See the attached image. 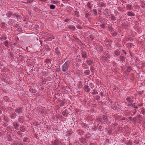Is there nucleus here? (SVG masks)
<instances>
[{"label":"nucleus","instance_id":"obj_45","mask_svg":"<svg viewBox=\"0 0 145 145\" xmlns=\"http://www.w3.org/2000/svg\"><path fill=\"white\" fill-rule=\"evenodd\" d=\"M89 37L92 40H93L94 38V36L92 35H90Z\"/></svg>","mask_w":145,"mask_h":145},{"label":"nucleus","instance_id":"obj_49","mask_svg":"<svg viewBox=\"0 0 145 145\" xmlns=\"http://www.w3.org/2000/svg\"><path fill=\"white\" fill-rule=\"evenodd\" d=\"M42 74L46 76L47 75L48 73H46L45 71H44L42 72Z\"/></svg>","mask_w":145,"mask_h":145},{"label":"nucleus","instance_id":"obj_41","mask_svg":"<svg viewBox=\"0 0 145 145\" xmlns=\"http://www.w3.org/2000/svg\"><path fill=\"white\" fill-rule=\"evenodd\" d=\"M99 50L101 52H102L103 50V48L101 46H99Z\"/></svg>","mask_w":145,"mask_h":145},{"label":"nucleus","instance_id":"obj_4","mask_svg":"<svg viewBox=\"0 0 145 145\" xmlns=\"http://www.w3.org/2000/svg\"><path fill=\"white\" fill-rule=\"evenodd\" d=\"M81 55L83 58L85 59L86 57L87 52L85 48H81Z\"/></svg>","mask_w":145,"mask_h":145},{"label":"nucleus","instance_id":"obj_42","mask_svg":"<svg viewBox=\"0 0 145 145\" xmlns=\"http://www.w3.org/2000/svg\"><path fill=\"white\" fill-rule=\"evenodd\" d=\"M106 13H105V14L107 16H110V12H109V10L106 11Z\"/></svg>","mask_w":145,"mask_h":145},{"label":"nucleus","instance_id":"obj_7","mask_svg":"<svg viewBox=\"0 0 145 145\" xmlns=\"http://www.w3.org/2000/svg\"><path fill=\"white\" fill-rule=\"evenodd\" d=\"M135 105V103H133V104L131 103L130 104H128V105L129 106H131L133 108H134L135 109H138V107L137 106H136Z\"/></svg>","mask_w":145,"mask_h":145},{"label":"nucleus","instance_id":"obj_39","mask_svg":"<svg viewBox=\"0 0 145 145\" xmlns=\"http://www.w3.org/2000/svg\"><path fill=\"white\" fill-rule=\"evenodd\" d=\"M29 90L31 92H33V93H35L37 92L36 90L35 89H32L30 88Z\"/></svg>","mask_w":145,"mask_h":145},{"label":"nucleus","instance_id":"obj_64","mask_svg":"<svg viewBox=\"0 0 145 145\" xmlns=\"http://www.w3.org/2000/svg\"><path fill=\"white\" fill-rule=\"evenodd\" d=\"M122 52H123V53H124V54H127V53L125 51V50H122Z\"/></svg>","mask_w":145,"mask_h":145},{"label":"nucleus","instance_id":"obj_48","mask_svg":"<svg viewBox=\"0 0 145 145\" xmlns=\"http://www.w3.org/2000/svg\"><path fill=\"white\" fill-rule=\"evenodd\" d=\"M112 108L114 110H115L116 108V106L115 105H113L112 106Z\"/></svg>","mask_w":145,"mask_h":145},{"label":"nucleus","instance_id":"obj_2","mask_svg":"<svg viewBox=\"0 0 145 145\" xmlns=\"http://www.w3.org/2000/svg\"><path fill=\"white\" fill-rule=\"evenodd\" d=\"M23 109L21 107H18L16 108L15 110V112L17 114L19 115V116H20V115L23 113Z\"/></svg>","mask_w":145,"mask_h":145},{"label":"nucleus","instance_id":"obj_44","mask_svg":"<svg viewBox=\"0 0 145 145\" xmlns=\"http://www.w3.org/2000/svg\"><path fill=\"white\" fill-rule=\"evenodd\" d=\"M76 26V27L79 29H81L82 28V27L80 24H77Z\"/></svg>","mask_w":145,"mask_h":145},{"label":"nucleus","instance_id":"obj_32","mask_svg":"<svg viewBox=\"0 0 145 145\" xmlns=\"http://www.w3.org/2000/svg\"><path fill=\"white\" fill-rule=\"evenodd\" d=\"M93 12L94 14H95L96 15H97V10L95 9H94L93 10Z\"/></svg>","mask_w":145,"mask_h":145},{"label":"nucleus","instance_id":"obj_40","mask_svg":"<svg viewBox=\"0 0 145 145\" xmlns=\"http://www.w3.org/2000/svg\"><path fill=\"white\" fill-rule=\"evenodd\" d=\"M131 69V67L130 66H129L127 69V71L128 72H129Z\"/></svg>","mask_w":145,"mask_h":145},{"label":"nucleus","instance_id":"obj_27","mask_svg":"<svg viewBox=\"0 0 145 145\" xmlns=\"http://www.w3.org/2000/svg\"><path fill=\"white\" fill-rule=\"evenodd\" d=\"M120 52L119 51L115 50L114 51V54L117 56L120 55Z\"/></svg>","mask_w":145,"mask_h":145},{"label":"nucleus","instance_id":"obj_46","mask_svg":"<svg viewBox=\"0 0 145 145\" xmlns=\"http://www.w3.org/2000/svg\"><path fill=\"white\" fill-rule=\"evenodd\" d=\"M107 41L108 43L110 45L112 43V41L109 39L107 40Z\"/></svg>","mask_w":145,"mask_h":145},{"label":"nucleus","instance_id":"obj_29","mask_svg":"<svg viewBox=\"0 0 145 145\" xmlns=\"http://www.w3.org/2000/svg\"><path fill=\"white\" fill-rule=\"evenodd\" d=\"M111 34L113 36H115L116 35L117 33L115 32V31H113L112 32H111Z\"/></svg>","mask_w":145,"mask_h":145},{"label":"nucleus","instance_id":"obj_17","mask_svg":"<svg viewBox=\"0 0 145 145\" xmlns=\"http://www.w3.org/2000/svg\"><path fill=\"white\" fill-rule=\"evenodd\" d=\"M127 15L128 16H135V14L134 13L131 12H127Z\"/></svg>","mask_w":145,"mask_h":145},{"label":"nucleus","instance_id":"obj_6","mask_svg":"<svg viewBox=\"0 0 145 145\" xmlns=\"http://www.w3.org/2000/svg\"><path fill=\"white\" fill-rule=\"evenodd\" d=\"M7 39V37L5 33H3L2 34L0 37V40L2 41L5 40Z\"/></svg>","mask_w":145,"mask_h":145},{"label":"nucleus","instance_id":"obj_23","mask_svg":"<svg viewBox=\"0 0 145 145\" xmlns=\"http://www.w3.org/2000/svg\"><path fill=\"white\" fill-rule=\"evenodd\" d=\"M3 44L5 45V46L8 47L9 46L8 41L7 40H6L5 41L3 42Z\"/></svg>","mask_w":145,"mask_h":145},{"label":"nucleus","instance_id":"obj_57","mask_svg":"<svg viewBox=\"0 0 145 145\" xmlns=\"http://www.w3.org/2000/svg\"><path fill=\"white\" fill-rule=\"evenodd\" d=\"M145 6V4L144 3H143L141 5V6L142 7V8H144V6Z\"/></svg>","mask_w":145,"mask_h":145},{"label":"nucleus","instance_id":"obj_9","mask_svg":"<svg viewBox=\"0 0 145 145\" xmlns=\"http://www.w3.org/2000/svg\"><path fill=\"white\" fill-rule=\"evenodd\" d=\"M17 116V114L15 112L12 113L10 115V118L11 119H14Z\"/></svg>","mask_w":145,"mask_h":145},{"label":"nucleus","instance_id":"obj_47","mask_svg":"<svg viewBox=\"0 0 145 145\" xmlns=\"http://www.w3.org/2000/svg\"><path fill=\"white\" fill-rule=\"evenodd\" d=\"M22 29L21 28H18L17 30V31L19 33L22 32Z\"/></svg>","mask_w":145,"mask_h":145},{"label":"nucleus","instance_id":"obj_63","mask_svg":"<svg viewBox=\"0 0 145 145\" xmlns=\"http://www.w3.org/2000/svg\"><path fill=\"white\" fill-rule=\"evenodd\" d=\"M69 20H70V19H66L65 20V22H68V21H69Z\"/></svg>","mask_w":145,"mask_h":145},{"label":"nucleus","instance_id":"obj_15","mask_svg":"<svg viewBox=\"0 0 145 145\" xmlns=\"http://www.w3.org/2000/svg\"><path fill=\"white\" fill-rule=\"evenodd\" d=\"M13 13L10 11L8 12L6 14V15L8 17H10L12 15H13Z\"/></svg>","mask_w":145,"mask_h":145},{"label":"nucleus","instance_id":"obj_21","mask_svg":"<svg viewBox=\"0 0 145 145\" xmlns=\"http://www.w3.org/2000/svg\"><path fill=\"white\" fill-rule=\"evenodd\" d=\"M86 62L89 65H90L91 64L93 63V61L92 60L90 59L87 61Z\"/></svg>","mask_w":145,"mask_h":145},{"label":"nucleus","instance_id":"obj_14","mask_svg":"<svg viewBox=\"0 0 145 145\" xmlns=\"http://www.w3.org/2000/svg\"><path fill=\"white\" fill-rule=\"evenodd\" d=\"M126 100L129 103H132L133 102L134 100H131L130 97H128L126 98Z\"/></svg>","mask_w":145,"mask_h":145},{"label":"nucleus","instance_id":"obj_18","mask_svg":"<svg viewBox=\"0 0 145 145\" xmlns=\"http://www.w3.org/2000/svg\"><path fill=\"white\" fill-rule=\"evenodd\" d=\"M126 46L128 48H130L132 46H133V43H128L127 44Z\"/></svg>","mask_w":145,"mask_h":145},{"label":"nucleus","instance_id":"obj_61","mask_svg":"<svg viewBox=\"0 0 145 145\" xmlns=\"http://www.w3.org/2000/svg\"><path fill=\"white\" fill-rule=\"evenodd\" d=\"M128 40H130L131 42H132L133 40V39L131 37L129 38Z\"/></svg>","mask_w":145,"mask_h":145},{"label":"nucleus","instance_id":"obj_38","mask_svg":"<svg viewBox=\"0 0 145 145\" xmlns=\"http://www.w3.org/2000/svg\"><path fill=\"white\" fill-rule=\"evenodd\" d=\"M75 15L77 17H79V12L78 11H75Z\"/></svg>","mask_w":145,"mask_h":145},{"label":"nucleus","instance_id":"obj_25","mask_svg":"<svg viewBox=\"0 0 145 145\" xmlns=\"http://www.w3.org/2000/svg\"><path fill=\"white\" fill-rule=\"evenodd\" d=\"M121 26L123 28L126 29L127 28V25L126 24H122L121 25Z\"/></svg>","mask_w":145,"mask_h":145},{"label":"nucleus","instance_id":"obj_62","mask_svg":"<svg viewBox=\"0 0 145 145\" xmlns=\"http://www.w3.org/2000/svg\"><path fill=\"white\" fill-rule=\"evenodd\" d=\"M58 60L61 63H62L63 62V60L61 59H59Z\"/></svg>","mask_w":145,"mask_h":145},{"label":"nucleus","instance_id":"obj_33","mask_svg":"<svg viewBox=\"0 0 145 145\" xmlns=\"http://www.w3.org/2000/svg\"><path fill=\"white\" fill-rule=\"evenodd\" d=\"M39 28V26L37 25H35L34 27V29L37 30H38Z\"/></svg>","mask_w":145,"mask_h":145},{"label":"nucleus","instance_id":"obj_10","mask_svg":"<svg viewBox=\"0 0 145 145\" xmlns=\"http://www.w3.org/2000/svg\"><path fill=\"white\" fill-rule=\"evenodd\" d=\"M126 7L127 10H131L132 9H133L132 6L129 4L126 5Z\"/></svg>","mask_w":145,"mask_h":145},{"label":"nucleus","instance_id":"obj_12","mask_svg":"<svg viewBox=\"0 0 145 145\" xmlns=\"http://www.w3.org/2000/svg\"><path fill=\"white\" fill-rule=\"evenodd\" d=\"M52 60L50 59H46L44 61V62L46 63L48 65L51 63Z\"/></svg>","mask_w":145,"mask_h":145},{"label":"nucleus","instance_id":"obj_30","mask_svg":"<svg viewBox=\"0 0 145 145\" xmlns=\"http://www.w3.org/2000/svg\"><path fill=\"white\" fill-rule=\"evenodd\" d=\"M110 18L111 20H112L115 21L116 20L115 16L113 15L111 16Z\"/></svg>","mask_w":145,"mask_h":145},{"label":"nucleus","instance_id":"obj_5","mask_svg":"<svg viewBox=\"0 0 145 145\" xmlns=\"http://www.w3.org/2000/svg\"><path fill=\"white\" fill-rule=\"evenodd\" d=\"M55 52L58 57H60L61 56L60 51L58 47H57L55 49Z\"/></svg>","mask_w":145,"mask_h":145},{"label":"nucleus","instance_id":"obj_35","mask_svg":"<svg viewBox=\"0 0 145 145\" xmlns=\"http://www.w3.org/2000/svg\"><path fill=\"white\" fill-rule=\"evenodd\" d=\"M90 69L91 70V71L92 73H94V70L95 69L93 67H90Z\"/></svg>","mask_w":145,"mask_h":145},{"label":"nucleus","instance_id":"obj_22","mask_svg":"<svg viewBox=\"0 0 145 145\" xmlns=\"http://www.w3.org/2000/svg\"><path fill=\"white\" fill-rule=\"evenodd\" d=\"M18 121L20 123H23L24 122V119L23 118L19 117L18 119Z\"/></svg>","mask_w":145,"mask_h":145},{"label":"nucleus","instance_id":"obj_11","mask_svg":"<svg viewBox=\"0 0 145 145\" xmlns=\"http://www.w3.org/2000/svg\"><path fill=\"white\" fill-rule=\"evenodd\" d=\"M84 73L85 75H88L90 74L91 72L89 69L85 70L84 71Z\"/></svg>","mask_w":145,"mask_h":145},{"label":"nucleus","instance_id":"obj_3","mask_svg":"<svg viewBox=\"0 0 145 145\" xmlns=\"http://www.w3.org/2000/svg\"><path fill=\"white\" fill-rule=\"evenodd\" d=\"M102 118H100L98 119L97 120H99V121L101 122V121H104V122H105L106 123L108 122L109 121L108 118L107 117L105 116V115H103L102 117Z\"/></svg>","mask_w":145,"mask_h":145},{"label":"nucleus","instance_id":"obj_56","mask_svg":"<svg viewBox=\"0 0 145 145\" xmlns=\"http://www.w3.org/2000/svg\"><path fill=\"white\" fill-rule=\"evenodd\" d=\"M143 105V104L142 103H138V106L139 107Z\"/></svg>","mask_w":145,"mask_h":145},{"label":"nucleus","instance_id":"obj_16","mask_svg":"<svg viewBox=\"0 0 145 145\" xmlns=\"http://www.w3.org/2000/svg\"><path fill=\"white\" fill-rule=\"evenodd\" d=\"M93 4H91V3L89 2H88L86 6L90 9H91Z\"/></svg>","mask_w":145,"mask_h":145},{"label":"nucleus","instance_id":"obj_19","mask_svg":"<svg viewBox=\"0 0 145 145\" xmlns=\"http://www.w3.org/2000/svg\"><path fill=\"white\" fill-rule=\"evenodd\" d=\"M120 61H125V59L124 57L122 56H121L120 57Z\"/></svg>","mask_w":145,"mask_h":145},{"label":"nucleus","instance_id":"obj_1","mask_svg":"<svg viewBox=\"0 0 145 145\" xmlns=\"http://www.w3.org/2000/svg\"><path fill=\"white\" fill-rule=\"evenodd\" d=\"M70 61L67 60L62 66V71L63 72H67L68 71V69L70 66Z\"/></svg>","mask_w":145,"mask_h":145},{"label":"nucleus","instance_id":"obj_28","mask_svg":"<svg viewBox=\"0 0 145 145\" xmlns=\"http://www.w3.org/2000/svg\"><path fill=\"white\" fill-rule=\"evenodd\" d=\"M99 7L101 8L105 6V4L103 2H101L99 3Z\"/></svg>","mask_w":145,"mask_h":145},{"label":"nucleus","instance_id":"obj_37","mask_svg":"<svg viewBox=\"0 0 145 145\" xmlns=\"http://www.w3.org/2000/svg\"><path fill=\"white\" fill-rule=\"evenodd\" d=\"M50 8L51 9H54L55 8V6L53 5H50Z\"/></svg>","mask_w":145,"mask_h":145},{"label":"nucleus","instance_id":"obj_36","mask_svg":"<svg viewBox=\"0 0 145 145\" xmlns=\"http://www.w3.org/2000/svg\"><path fill=\"white\" fill-rule=\"evenodd\" d=\"M108 29L109 31H110L111 32H112L113 31V28L112 27L109 26L108 27Z\"/></svg>","mask_w":145,"mask_h":145},{"label":"nucleus","instance_id":"obj_31","mask_svg":"<svg viewBox=\"0 0 145 145\" xmlns=\"http://www.w3.org/2000/svg\"><path fill=\"white\" fill-rule=\"evenodd\" d=\"M0 26L1 28H4L5 27V24L4 23H2L0 24Z\"/></svg>","mask_w":145,"mask_h":145},{"label":"nucleus","instance_id":"obj_26","mask_svg":"<svg viewBox=\"0 0 145 145\" xmlns=\"http://www.w3.org/2000/svg\"><path fill=\"white\" fill-rule=\"evenodd\" d=\"M14 16L16 17V18L18 20L20 19V16L19 15L17 14L16 13L13 15Z\"/></svg>","mask_w":145,"mask_h":145},{"label":"nucleus","instance_id":"obj_60","mask_svg":"<svg viewBox=\"0 0 145 145\" xmlns=\"http://www.w3.org/2000/svg\"><path fill=\"white\" fill-rule=\"evenodd\" d=\"M78 24H80H80H82L81 22L79 20H78Z\"/></svg>","mask_w":145,"mask_h":145},{"label":"nucleus","instance_id":"obj_53","mask_svg":"<svg viewBox=\"0 0 145 145\" xmlns=\"http://www.w3.org/2000/svg\"><path fill=\"white\" fill-rule=\"evenodd\" d=\"M100 26L102 28H105V25L103 24H102Z\"/></svg>","mask_w":145,"mask_h":145},{"label":"nucleus","instance_id":"obj_52","mask_svg":"<svg viewBox=\"0 0 145 145\" xmlns=\"http://www.w3.org/2000/svg\"><path fill=\"white\" fill-rule=\"evenodd\" d=\"M103 59L105 61H107L108 59L107 57H103Z\"/></svg>","mask_w":145,"mask_h":145},{"label":"nucleus","instance_id":"obj_34","mask_svg":"<svg viewBox=\"0 0 145 145\" xmlns=\"http://www.w3.org/2000/svg\"><path fill=\"white\" fill-rule=\"evenodd\" d=\"M33 125L34 126H40L39 125H40L38 123V122H35L33 123Z\"/></svg>","mask_w":145,"mask_h":145},{"label":"nucleus","instance_id":"obj_24","mask_svg":"<svg viewBox=\"0 0 145 145\" xmlns=\"http://www.w3.org/2000/svg\"><path fill=\"white\" fill-rule=\"evenodd\" d=\"M62 115L65 116L67 117L68 116V114L65 111H64L62 113Z\"/></svg>","mask_w":145,"mask_h":145},{"label":"nucleus","instance_id":"obj_43","mask_svg":"<svg viewBox=\"0 0 145 145\" xmlns=\"http://www.w3.org/2000/svg\"><path fill=\"white\" fill-rule=\"evenodd\" d=\"M13 125L14 126H19V124L18 123L16 122H15L13 123Z\"/></svg>","mask_w":145,"mask_h":145},{"label":"nucleus","instance_id":"obj_58","mask_svg":"<svg viewBox=\"0 0 145 145\" xmlns=\"http://www.w3.org/2000/svg\"><path fill=\"white\" fill-rule=\"evenodd\" d=\"M93 92L92 93L93 95H94L96 94V92L95 91V90H93Z\"/></svg>","mask_w":145,"mask_h":145},{"label":"nucleus","instance_id":"obj_54","mask_svg":"<svg viewBox=\"0 0 145 145\" xmlns=\"http://www.w3.org/2000/svg\"><path fill=\"white\" fill-rule=\"evenodd\" d=\"M9 55L11 57H13L14 56V55L12 54L11 52H10L9 53Z\"/></svg>","mask_w":145,"mask_h":145},{"label":"nucleus","instance_id":"obj_13","mask_svg":"<svg viewBox=\"0 0 145 145\" xmlns=\"http://www.w3.org/2000/svg\"><path fill=\"white\" fill-rule=\"evenodd\" d=\"M68 28L74 31L75 30L76 28L73 25H70L69 26Z\"/></svg>","mask_w":145,"mask_h":145},{"label":"nucleus","instance_id":"obj_20","mask_svg":"<svg viewBox=\"0 0 145 145\" xmlns=\"http://www.w3.org/2000/svg\"><path fill=\"white\" fill-rule=\"evenodd\" d=\"M85 17L86 18L89 19L90 18V15L88 13H86V12H85Z\"/></svg>","mask_w":145,"mask_h":145},{"label":"nucleus","instance_id":"obj_50","mask_svg":"<svg viewBox=\"0 0 145 145\" xmlns=\"http://www.w3.org/2000/svg\"><path fill=\"white\" fill-rule=\"evenodd\" d=\"M127 120V119L126 118L124 117H123L122 118L120 119V121L125 120Z\"/></svg>","mask_w":145,"mask_h":145},{"label":"nucleus","instance_id":"obj_51","mask_svg":"<svg viewBox=\"0 0 145 145\" xmlns=\"http://www.w3.org/2000/svg\"><path fill=\"white\" fill-rule=\"evenodd\" d=\"M131 121H135L136 120V117H134V118H132V119L131 120Z\"/></svg>","mask_w":145,"mask_h":145},{"label":"nucleus","instance_id":"obj_59","mask_svg":"<svg viewBox=\"0 0 145 145\" xmlns=\"http://www.w3.org/2000/svg\"><path fill=\"white\" fill-rule=\"evenodd\" d=\"M137 117L138 118H140V119H141V118L142 117H140V115L139 114L138 115H137Z\"/></svg>","mask_w":145,"mask_h":145},{"label":"nucleus","instance_id":"obj_55","mask_svg":"<svg viewBox=\"0 0 145 145\" xmlns=\"http://www.w3.org/2000/svg\"><path fill=\"white\" fill-rule=\"evenodd\" d=\"M141 120H142L143 123H145V118H143L142 117L141 118Z\"/></svg>","mask_w":145,"mask_h":145},{"label":"nucleus","instance_id":"obj_8","mask_svg":"<svg viewBox=\"0 0 145 145\" xmlns=\"http://www.w3.org/2000/svg\"><path fill=\"white\" fill-rule=\"evenodd\" d=\"M84 89L86 91L88 92L90 90V89L89 86L87 85H86L84 86Z\"/></svg>","mask_w":145,"mask_h":145}]
</instances>
